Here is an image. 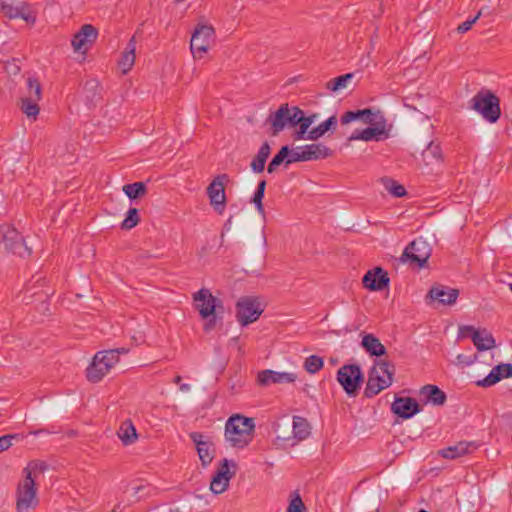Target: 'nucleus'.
I'll use <instances>...</instances> for the list:
<instances>
[{
    "mask_svg": "<svg viewBox=\"0 0 512 512\" xmlns=\"http://www.w3.org/2000/svg\"><path fill=\"white\" fill-rule=\"evenodd\" d=\"M193 300L197 303L196 309L202 319L206 320L204 331L210 332L216 326L218 320H222L224 312L223 301L212 295L211 291L202 288L193 295Z\"/></svg>",
    "mask_w": 512,
    "mask_h": 512,
    "instance_id": "obj_1",
    "label": "nucleus"
},
{
    "mask_svg": "<svg viewBox=\"0 0 512 512\" xmlns=\"http://www.w3.org/2000/svg\"><path fill=\"white\" fill-rule=\"evenodd\" d=\"M254 430L253 418L235 414L225 424V439L232 447L244 448L252 441Z\"/></svg>",
    "mask_w": 512,
    "mask_h": 512,
    "instance_id": "obj_2",
    "label": "nucleus"
},
{
    "mask_svg": "<svg viewBox=\"0 0 512 512\" xmlns=\"http://www.w3.org/2000/svg\"><path fill=\"white\" fill-rule=\"evenodd\" d=\"M43 470V465L35 464L31 469H24L25 477L18 483L15 498L17 512H33L39 504L37 497V486L35 479L32 477V470Z\"/></svg>",
    "mask_w": 512,
    "mask_h": 512,
    "instance_id": "obj_3",
    "label": "nucleus"
},
{
    "mask_svg": "<svg viewBox=\"0 0 512 512\" xmlns=\"http://www.w3.org/2000/svg\"><path fill=\"white\" fill-rule=\"evenodd\" d=\"M395 366L390 361L379 360L368 372V380L364 390L366 398H373L393 383Z\"/></svg>",
    "mask_w": 512,
    "mask_h": 512,
    "instance_id": "obj_4",
    "label": "nucleus"
},
{
    "mask_svg": "<svg viewBox=\"0 0 512 512\" xmlns=\"http://www.w3.org/2000/svg\"><path fill=\"white\" fill-rule=\"evenodd\" d=\"M470 107L490 123L497 122L501 116L500 99L488 89L478 91Z\"/></svg>",
    "mask_w": 512,
    "mask_h": 512,
    "instance_id": "obj_5",
    "label": "nucleus"
},
{
    "mask_svg": "<svg viewBox=\"0 0 512 512\" xmlns=\"http://www.w3.org/2000/svg\"><path fill=\"white\" fill-rule=\"evenodd\" d=\"M299 113L298 106H290L288 103L281 104L275 112H271L266 123L270 124L272 135H278L285 128L298 127Z\"/></svg>",
    "mask_w": 512,
    "mask_h": 512,
    "instance_id": "obj_6",
    "label": "nucleus"
},
{
    "mask_svg": "<svg viewBox=\"0 0 512 512\" xmlns=\"http://www.w3.org/2000/svg\"><path fill=\"white\" fill-rule=\"evenodd\" d=\"M0 248L21 258L29 257L32 253L23 236L8 224L0 226Z\"/></svg>",
    "mask_w": 512,
    "mask_h": 512,
    "instance_id": "obj_7",
    "label": "nucleus"
},
{
    "mask_svg": "<svg viewBox=\"0 0 512 512\" xmlns=\"http://www.w3.org/2000/svg\"><path fill=\"white\" fill-rule=\"evenodd\" d=\"M336 379L348 396L356 397L364 382V374L358 364H345L338 369Z\"/></svg>",
    "mask_w": 512,
    "mask_h": 512,
    "instance_id": "obj_8",
    "label": "nucleus"
},
{
    "mask_svg": "<svg viewBox=\"0 0 512 512\" xmlns=\"http://www.w3.org/2000/svg\"><path fill=\"white\" fill-rule=\"evenodd\" d=\"M264 311L258 297H241L236 303V317L241 326H247L259 319Z\"/></svg>",
    "mask_w": 512,
    "mask_h": 512,
    "instance_id": "obj_9",
    "label": "nucleus"
},
{
    "mask_svg": "<svg viewBox=\"0 0 512 512\" xmlns=\"http://www.w3.org/2000/svg\"><path fill=\"white\" fill-rule=\"evenodd\" d=\"M215 30L213 26L198 24L192 33L190 50L194 58H202L214 42Z\"/></svg>",
    "mask_w": 512,
    "mask_h": 512,
    "instance_id": "obj_10",
    "label": "nucleus"
},
{
    "mask_svg": "<svg viewBox=\"0 0 512 512\" xmlns=\"http://www.w3.org/2000/svg\"><path fill=\"white\" fill-rule=\"evenodd\" d=\"M431 251L432 249L428 242L423 237H418L404 249L400 260L423 267L427 263Z\"/></svg>",
    "mask_w": 512,
    "mask_h": 512,
    "instance_id": "obj_11",
    "label": "nucleus"
},
{
    "mask_svg": "<svg viewBox=\"0 0 512 512\" xmlns=\"http://www.w3.org/2000/svg\"><path fill=\"white\" fill-rule=\"evenodd\" d=\"M236 468L237 464L233 460L224 458L220 461L219 467L210 483V490L212 493L218 495L227 490L230 479L236 473Z\"/></svg>",
    "mask_w": 512,
    "mask_h": 512,
    "instance_id": "obj_12",
    "label": "nucleus"
},
{
    "mask_svg": "<svg viewBox=\"0 0 512 512\" xmlns=\"http://www.w3.org/2000/svg\"><path fill=\"white\" fill-rule=\"evenodd\" d=\"M375 125L369 126L361 131L355 130L349 140H363V141H381L388 137L389 133L386 129V122L383 115L378 111L375 116Z\"/></svg>",
    "mask_w": 512,
    "mask_h": 512,
    "instance_id": "obj_13",
    "label": "nucleus"
},
{
    "mask_svg": "<svg viewBox=\"0 0 512 512\" xmlns=\"http://www.w3.org/2000/svg\"><path fill=\"white\" fill-rule=\"evenodd\" d=\"M228 180L227 174H220L207 187L210 205L219 214H222L226 208L225 182Z\"/></svg>",
    "mask_w": 512,
    "mask_h": 512,
    "instance_id": "obj_14",
    "label": "nucleus"
},
{
    "mask_svg": "<svg viewBox=\"0 0 512 512\" xmlns=\"http://www.w3.org/2000/svg\"><path fill=\"white\" fill-rule=\"evenodd\" d=\"M190 439L196 446V450L203 467H207L215 457V445L209 436L201 432H191Z\"/></svg>",
    "mask_w": 512,
    "mask_h": 512,
    "instance_id": "obj_15",
    "label": "nucleus"
},
{
    "mask_svg": "<svg viewBox=\"0 0 512 512\" xmlns=\"http://www.w3.org/2000/svg\"><path fill=\"white\" fill-rule=\"evenodd\" d=\"M1 9L6 17L10 19L21 18L30 25H34L37 19L35 10L27 2H18L16 5L2 3Z\"/></svg>",
    "mask_w": 512,
    "mask_h": 512,
    "instance_id": "obj_16",
    "label": "nucleus"
},
{
    "mask_svg": "<svg viewBox=\"0 0 512 512\" xmlns=\"http://www.w3.org/2000/svg\"><path fill=\"white\" fill-rule=\"evenodd\" d=\"M460 331L472 339L478 351H486L496 347V341L487 329L478 330L473 326H463Z\"/></svg>",
    "mask_w": 512,
    "mask_h": 512,
    "instance_id": "obj_17",
    "label": "nucleus"
},
{
    "mask_svg": "<svg viewBox=\"0 0 512 512\" xmlns=\"http://www.w3.org/2000/svg\"><path fill=\"white\" fill-rule=\"evenodd\" d=\"M391 411L402 419H410L421 411V406L412 397H395Z\"/></svg>",
    "mask_w": 512,
    "mask_h": 512,
    "instance_id": "obj_18",
    "label": "nucleus"
},
{
    "mask_svg": "<svg viewBox=\"0 0 512 512\" xmlns=\"http://www.w3.org/2000/svg\"><path fill=\"white\" fill-rule=\"evenodd\" d=\"M388 273L381 267L366 272L362 278L363 286L370 291H382L389 285Z\"/></svg>",
    "mask_w": 512,
    "mask_h": 512,
    "instance_id": "obj_19",
    "label": "nucleus"
},
{
    "mask_svg": "<svg viewBox=\"0 0 512 512\" xmlns=\"http://www.w3.org/2000/svg\"><path fill=\"white\" fill-rule=\"evenodd\" d=\"M297 379L296 373L278 372L271 369H266L258 372L257 384L259 386H269L270 384H283L293 383Z\"/></svg>",
    "mask_w": 512,
    "mask_h": 512,
    "instance_id": "obj_20",
    "label": "nucleus"
},
{
    "mask_svg": "<svg viewBox=\"0 0 512 512\" xmlns=\"http://www.w3.org/2000/svg\"><path fill=\"white\" fill-rule=\"evenodd\" d=\"M432 301H437L441 305L455 304L459 290L442 284L433 285L427 295Z\"/></svg>",
    "mask_w": 512,
    "mask_h": 512,
    "instance_id": "obj_21",
    "label": "nucleus"
},
{
    "mask_svg": "<svg viewBox=\"0 0 512 512\" xmlns=\"http://www.w3.org/2000/svg\"><path fill=\"white\" fill-rule=\"evenodd\" d=\"M512 377V364L501 363L492 368L490 373L482 380H479L476 384L481 387H490L495 385L503 378Z\"/></svg>",
    "mask_w": 512,
    "mask_h": 512,
    "instance_id": "obj_22",
    "label": "nucleus"
},
{
    "mask_svg": "<svg viewBox=\"0 0 512 512\" xmlns=\"http://www.w3.org/2000/svg\"><path fill=\"white\" fill-rule=\"evenodd\" d=\"M98 36V30L91 24H84L81 29L74 34L71 45L75 51H80L87 43H93Z\"/></svg>",
    "mask_w": 512,
    "mask_h": 512,
    "instance_id": "obj_23",
    "label": "nucleus"
},
{
    "mask_svg": "<svg viewBox=\"0 0 512 512\" xmlns=\"http://www.w3.org/2000/svg\"><path fill=\"white\" fill-rule=\"evenodd\" d=\"M477 449L475 442L461 441L439 451V454L446 459H456Z\"/></svg>",
    "mask_w": 512,
    "mask_h": 512,
    "instance_id": "obj_24",
    "label": "nucleus"
},
{
    "mask_svg": "<svg viewBox=\"0 0 512 512\" xmlns=\"http://www.w3.org/2000/svg\"><path fill=\"white\" fill-rule=\"evenodd\" d=\"M109 364L103 363L97 355L93 357L91 364L86 369V377L92 383H97L110 372Z\"/></svg>",
    "mask_w": 512,
    "mask_h": 512,
    "instance_id": "obj_25",
    "label": "nucleus"
},
{
    "mask_svg": "<svg viewBox=\"0 0 512 512\" xmlns=\"http://www.w3.org/2000/svg\"><path fill=\"white\" fill-rule=\"evenodd\" d=\"M305 161H313L330 157L332 150L321 143L309 144L301 147Z\"/></svg>",
    "mask_w": 512,
    "mask_h": 512,
    "instance_id": "obj_26",
    "label": "nucleus"
},
{
    "mask_svg": "<svg viewBox=\"0 0 512 512\" xmlns=\"http://www.w3.org/2000/svg\"><path fill=\"white\" fill-rule=\"evenodd\" d=\"M361 346L370 356L380 357L387 353L385 346L373 334H365L362 337Z\"/></svg>",
    "mask_w": 512,
    "mask_h": 512,
    "instance_id": "obj_27",
    "label": "nucleus"
},
{
    "mask_svg": "<svg viewBox=\"0 0 512 512\" xmlns=\"http://www.w3.org/2000/svg\"><path fill=\"white\" fill-rule=\"evenodd\" d=\"M420 394L426 399V402L432 403L433 405L441 406L444 405L447 396L438 386L427 384L420 390Z\"/></svg>",
    "mask_w": 512,
    "mask_h": 512,
    "instance_id": "obj_28",
    "label": "nucleus"
},
{
    "mask_svg": "<svg viewBox=\"0 0 512 512\" xmlns=\"http://www.w3.org/2000/svg\"><path fill=\"white\" fill-rule=\"evenodd\" d=\"M375 115L376 113H374L370 108L356 111H347L341 116L340 121L343 125L356 120H362L366 124H373L375 120L373 116Z\"/></svg>",
    "mask_w": 512,
    "mask_h": 512,
    "instance_id": "obj_29",
    "label": "nucleus"
},
{
    "mask_svg": "<svg viewBox=\"0 0 512 512\" xmlns=\"http://www.w3.org/2000/svg\"><path fill=\"white\" fill-rule=\"evenodd\" d=\"M135 50H136V40L135 36H132L129 40L121 59L118 62L120 69L123 74L128 73L135 62Z\"/></svg>",
    "mask_w": 512,
    "mask_h": 512,
    "instance_id": "obj_30",
    "label": "nucleus"
},
{
    "mask_svg": "<svg viewBox=\"0 0 512 512\" xmlns=\"http://www.w3.org/2000/svg\"><path fill=\"white\" fill-rule=\"evenodd\" d=\"M423 161L427 166H439L443 163V154L439 144L430 142L422 152Z\"/></svg>",
    "mask_w": 512,
    "mask_h": 512,
    "instance_id": "obj_31",
    "label": "nucleus"
},
{
    "mask_svg": "<svg viewBox=\"0 0 512 512\" xmlns=\"http://www.w3.org/2000/svg\"><path fill=\"white\" fill-rule=\"evenodd\" d=\"M299 117V126L298 129L293 133V138L295 140H303L307 139L308 129L315 122L317 115L311 114L306 116L304 111L300 109Z\"/></svg>",
    "mask_w": 512,
    "mask_h": 512,
    "instance_id": "obj_32",
    "label": "nucleus"
},
{
    "mask_svg": "<svg viewBox=\"0 0 512 512\" xmlns=\"http://www.w3.org/2000/svg\"><path fill=\"white\" fill-rule=\"evenodd\" d=\"M337 127V118L335 115H332L328 119H326L324 122L319 124L317 127L312 128L308 134L307 139L308 140H318L321 138L326 132L330 130H335Z\"/></svg>",
    "mask_w": 512,
    "mask_h": 512,
    "instance_id": "obj_33",
    "label": "nucleus"
},
{
    "mask_svg": "<svg viewBox=\"0 0 512 512\" xmlns=\"http://www.w3.org/2000/svg\"><path fill=\"white\" fill-rule=\"evenodd\" d=\"M271 147L268 142H264L256 156L253 158L250 166L254 173H261L265 169V163L270 156Z\"/></svg>",
    "mask_w": 512,
    "mask_h": 512,
    "instance_id": "obj_34",
    "label": "nucleus"
},
{
    "mask_svg": "<svg viewBox=\"0 0 512 512\" xmlns=\"http://www.w3.org/2000/svg\"><path fill=\"white\" fill-rule=\"evenodd\" d=\"M129 349L121 347L116 349H109L97 352L95 355L103 362L109 364V367H114L119 362L120 355L127 354Z\"/></svg>",
    "mask_w": 512,
    "mask_h": 512,
    "instance_id": "obj_35",
    "label": "nucleus"
},
{
    "mask_svg": "<svg viewBox=\"0 0 512 512\" xmlns=\"http://www.w3.org/2000/svg\"><path fill=\"white\" fill-rule=\"evenodd\" d=\"M117 435L124 445L134 443L138 437L136 428L131 420H126L121 424Z\"/></svg>",
    "mask_w": 512,
    "mask_h": 512,
    "instance_id": "obj_36",
    "label": "nucleus"
},
{
    "mask_svg": "<svg viewBox=\"0 0 512 512\" xmlns=\"http://www.w3.org/2000/svg\"><path fill=\"white\" fill-rule=\"evenodd\" d=\"M311 427L307 419L294 416L293 417V435L298 440L306 439L311 433Z\"/></svg>",
    "mask_w": 512,
    "mask_h": 512,
    "instance_id": "obj_37",
    "label": "nucleus"
},
{
    "mask_svg": "<svg viewBox=\"0 0 512 512\" xmlns=\"http://www.w3.org/2000/svg\"><path fill=\"white\" fill-rule=\"evenodd\" d=\"M289 156V146L285 145L274 155L272 160L269 162L267 172L273 174L281 164H285L287 157Z\"/></svg>",
    "mask_w": 512,
    "mask_h": 512,
    "instance_id": "obj_38",
    "label": "nucleus"
},
{
    "mask_svg": "<svg viewBox=\"0 0 512 512\" xmlns=\"http://www.w3.org/2000/svg\"><path fill=\"white\" fill-rule=\"evenodd\" d=\"M123 192L128 196L129 199L135 200L146 194L147 187L144 182H134L124 185Z\"/></svg>",
    "mask_w": 512,
    "mask_h": 512,
    "instance_id": "obj_39",
    "label": "nucleus"
},
{
    "mask_svg": "<svg viewBox=\"0 0 512 512\" xmlns=\"http://www.w3.org/2000/svg\"><path fill=\"white\" fill-rule=\"evenodd\" d=\"M20 110L28 117V118H36L39 114L40 108L37 101L30 100L26 97L21 98L20 100Z\"/></svg>",
    "mask_w": 512,
    "mask_h": 512,
    "instance_id": "obj_40",
    "label": "nucleus"
},
{
    "mask_svg": "<svg viewBox=\"0 0 512 512\" xmlns=\"http://www.w3.org/2000/svg\"><path fill=\"white\" fill-rule=\"evenodd\" d=\"M354 77L353 73H346L327 82L326 88L331 91H338L347 87L349 81Z\"/></svg>",
    "mask_w": 512,
    "mask_h": 512,
    "instance_id": "obj_41",
    "label": "nucleus"
},
{
    "mask_svg": "<svg viewBox=\"0 0 512 512\" xmlns=\"http://www.w3.org/2000/svg\"><path fill=\"white\" fill-rule=\"evenodd\" d=\"M382 182L384 184L385 189L395 197H402L406 195V189L403 185L399 184L397 181L391 178H383Z\"/></svg>",
    "mask_w": 512,
    "mask_h": 512,
    "instance_id": "obj_42",
    "label": "nucleus"
},
{
    "mask_svg": "<svg viewBox=\"0 0 512 512\" xmlns=\"http://www.w3.org/2000/svg\"><path fill=\"white\" fill-rule=\"evenodd\" d=\"M27 85L28 93L26 98L38 102L42 96V88L39 81L35 78H28Z\"/></svg>",
    "mask_w": 512,
    "mask_h": 512,
    "instance_id": "obj_43",
    "label": "nucleus"
},
{
    "mask_svg": "<svg viewBox=\"0 0 512 512\" xmlns=\"http://www.w3.org/2000/svg\"><path fill=\"white\" fill-rule=\"evenodd\" d=\"M140 221L139 212L137 208H130L126 214L125 219L121 223L122 229H132Z\"/></svg>",
    "mask_w": 512,
    "mask_h": 512,
    "instance_id": "obj_44",
    "label": "nucleus"
},
{
    "mask_svg": "<svg viewBox=\"0 0 512 512\" xmlns=\"http://www.w3.org/2000/svg\"><path fill=\"white\" fill-rule=\"evenodd\" d=\"M324 365V361L321 357L317 355H311L306 358L304 363V368L311 374L317 373L320 369H322Z\"/></svg>",
    "mask_w": 512,
    "mask_h": 512,
    "instance_id": "obj_45",
    "label": "nucleus"
},
{
    "mask_svg": "<svg viewBox=\"0 0 512 512\" xmlns=\"http://www.w3.org/2000/svg\"><path fill=\"white\" fill-rule=\"evenodd\" d=\"M295 496L290 501L287 512H305L306 507L298 493H294Z\"/></svg>",
    "mask_w": 512,
    "mask_h": 512,
    "instance_id": "obj_46",
    "label": "nucleus"
},
{
    "mask_svg": "<svg viewBox=\"0 0 512 512\" xmlns=\"http://www.w3.org/2000/svg\"><path fill=\"white\" fill-rule=\"evenodd\" d=\"M304 161V155L301 147L292 150L289 148V156L287 157V161L285 162L286 167L292 163Z\"/></svg>",
    "mask_w": 512,
    "mask_h": 512,
    "instance_id": "obj_47",
    "label": "nucleus"
},
{
    "mask_svg": "<svg viewBox=\"0 0 512 512\" xmlns=\"http://www.w3.org/2000/svg\"><path fill=\"white\" fill-rule=\"evenodd\" d=\"M18 434H7L0 436V452H3L12 446V441L18 439Z\"/></svg>",
    "mask_w": 512,
    "mask_h": 512,
    "instance_id": "obj_48",
    "label": "nucleus"
},
{
    "mask_svg": "<svg viewBox=\"0 0 512 512\" xmlns=\"http://www.w3.org/2000/svg\"><path fill=\"white\" fill-rule=\"evenodd\" d=\"M482 14V10H480L477 15L475 17H473L472 19H468L466 20L465 22L461 23L458 27H457V32L458 33H465L467 31H469L473 24L477 21V19L481 16Z\"/></svg>",
    "mask_w": 512,
    "mask_h": 512,
    "instance_id": "obj_49",
    "label": "nucleus"
},
{
    "mask_svg": "<svg viewBox=\"0 0 512 512\" xmlns=\"http://www.w3.org/2000/svg\"><path fill=\"white\" fill-rule=\"evenodd\" d=\"M264 194L265 193H263V192L255 190L254 195L252 197V202L254 203L257 211L260 214H264V206H263V203H262V200L264 198Z\"/></svg>",
    "mask_w": 512,
    "mask_h": 512,
    "instance_id": "obj_50",
    "label": "nucleus"
},
{
    "mask_svg": "<svg viewBox=\"0 0 512 512\" xmlns=\"http://www.w3.org/2000/svg\"><path fill=\"white\" fill-rule=\"evenodd\" d=\"M477 359V355H473V356H465L463 354H459L457 356V360L459 363L461 364H464L465 366H470L472 365Z\"/></svg>",
    "mask_w": 512,
    "mask_h": 512,
    "instance_id": "obj_51",
    "label": "nucleus"
},
{
    "mask_svg": "<svg viewBox=\"0 0 512 512\" xmlns=\"http://www.w3.org/2000/svg\"><path fill=\"white\" fill-rule=\"evenodd\" d=\"M5 70L8 74L17 75L20 72V67L15 63V60H13V62L6 63Z\"/></svg>",
    "mask_w": 512,
    "mask_h": 512,
    "instance_id": "obj_52",
    "label": "nucleus"
},
{
    "mask_svg": "<svg viewBox=\"0 0 512 512\" xmlns=\"http://www.w3.org/2000/svg\"><path fill=\"white\" fill-rule=\"evenodd\" d=\"M266 185H267L266 180H260V181L258 182V185H257L256 191H260V192L265 193Z\"/></svg>",
    "mask_w": 512,
    "mask_h": 512,
    "instance_id": "obj_53",
    "label": "nucleus"
},
{
    "mask_svg": "<svg viewBox=\"0 0 512 512\" xmlns=\"http://www.w3.org/2000/svg\"><path fill=\"white\" fill-rule=\"evenodd\" d=\"M180 390H181V391H184V392L189 391V390H190V385H189V384H186V383L181 384V385H180Z\"/></svg>",
    "mask_w": 512,
    "mask_h": 512,
    "instance_id": "obj_54",
    "label": "nucleus"
},
{
    "mask_svg": "<svg viewBox=\"0 0 512 512\" xmlns=\"http://www.w3.org/2000/svg\"><path fill=\"white\" fill-rule=\"evenodd\" d=\"M181 380H182L181 376L180 375H176L174 377V379H173V383L180 384Z\"/></svg>",
    "mask_w": 512,
    "mask_h": 512,
    "instance_id": "obj_55",
    "label": "nucleus"
},
{
    "mask_svg": "<svg viewBox=\"0 0 512 512\" xmlns=\"http://www.w3.org/2000/svg\"><path fill=\"white\" fill-rule=\"evenodd\" d=\"M143 488H144L143 486H137V487H135V488H134V494L136 495V494L140 493V490H142Z\"/></svg>",
    "mask_w": 512,
    "mask_h": 512,
    "instance_id": "obj_56",
    "label": "nucleus"
},
{
    "mask_svg": "<svg viewBox=\"0 0 512 512\" xmlns=\"http://www.w3.org/2000/svg\"><path fill=\"white\" fill-rule=\"evenodd\" d=\"M120 508V504L115 505V507L112 509V512H117V510Z\"/></svg>",
    "mask_w": 512,
    "mask_h": 512,
    "instance_id": "obj_57",
    "label": "nucleus"
},
{
    "mask_svg": "<svg viewBox=\"0 0 512 512\" xmlns=\"http://www.w3.org/2000/svg\"><path fill=\"white\" fill-rule=\"evenodd\" d=\"M29 291H30V289H29V288H27V289H26V292H25L24 299H26V298H27L26 294H27Z\"/></svg>",
    "mask_w": 512,
    "mask_h": 512,
    "instance_id": "obj_58",
    "label": "nucleus"
},
{
    "mask_svg": "<svg viewBox=\"0 0 512 512\" xmlns=\"http://www.w3.org/2000/svg\"><path fill=\"white\" fill-rule=\"evenodd\" d=\"M34 295H38V293H37V292H33V293H31V294H30V296H29V297H32V296H34Z\"/></svg>",
    "mask_w": 512,
    "mask_h": 512,
    "instance_id": "obj_59",
    "label": "nucleus"
},
{
    "mask_svg": "<svg viewBox=\"0 0 512 512\" xmlns=\"http://www.w3.org/2000/svg\"><path fill=\"white\" fill-rule=\"evenodd\" d=\"M509 288H510V290L512 291V283H511V284H509Z\"/></svg>",
    "mask_w": 512,
    "mask_h": 512,
    "instance_id": "obj_60",
    "label": "nucleus"
},
{
    "mask_svg": "<svg viewBox=\"0 0 512 512\" xmlns=\"http://www.w3.org/2000/svg\"><path fill=\"white\" fill-rule=\"evenodd\" d=\"M419 512H428V511L421 509Z\"/></svg>",
    "mask_w": 512,
    "mask_h": 512,
    "instance_id": "obj_61",
    "label": "nucleus"
}]
</instances>
